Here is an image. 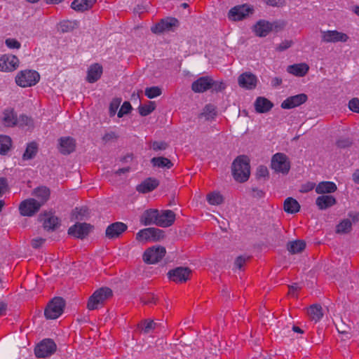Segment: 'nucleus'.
Returning a JSON list of instances; mask_svg holds the SVG:
<instances>
[{"instance_id":"obj_54","label":"nucleus","mask_w":359,"mask_h":359,"mask_svg":"<svg viewBox=\"0 0 359 359\" xmlns=\"http://www.w3.org/2000/svg\"><path fill=\"white\" fill-rule=\"evenodd\" d=\"M150 148L154 149V151H159V150H165L168 144L165 142L163 141H154L150 142Z\"/></svg>"},{"instance_id":"obj_38","label":"nucleus","mask_w":359,"mask_h":359,"mask_svg":"<svg viewBox=\"0 0 359 359\" xmlns=\"http://www.w3.org/2000/svg\"><path fill=\"white\" fill-rule=\"evenodd\" d=\"M59 29L62 33L72 32L79 27V23L77 20H63L59 23Z\"/></svg>"},{"instance_id":"obj_28","label":"nucleus","mask_w":359,"mask_h":359,"mask_svg":"<svg viewBox=\"0 0 359 359\" xmlns=\"http://www.w3.org/2000/svg\"><path fill=\"white\" fill-rule=\"evenodd\" d=\"M309 67L306 63L294 64L289 65L287 68L288 73L296 76H304L309 72Z\"/></svg>"},{"instance_id":"obj_60","label":"nucleus","mask_w":359,"mask_h":359,"mask_svg":"<svg viewBox=\"0 0 359 359\" xmlns=\"http://www.w3.org/2000/svg\"><path fill=\"white\" fill-rule=\"evenodd\" d=\"M301 290V287H299L298 284L294 283V285L288 286V294L292 297H297V292Z\"/></svg>"},{"instance_id":"obj_64","label":"nucleus","mask_w":359,"mask_h":359,"mask_svg":"<svg viewBox=\"0 0 359 359\" xmlns=\"http://www.w3.org/2000/svg\"><path fill=\"white\" fill-rule=\"evenodd\" d=\"M292 41L285 40L279 44L277 49L279 51H283V50L287 49L288 48H290L292 46Z\"/></svg>"},{"instance_id":"obj_53","label":"nucleus","mask_w":359,"mask_h":359,"mask_svg":"<svg viewBox=\"0 0 359 359\" xmlns=\"http://www.w3.org/2000/svg\"><path fill=\"white\" fill-rule=\"evenodd\" d=\"M210 83L211 89L212 90V91L216 93L223 91L226 87L225 83H224L223 81H215L212 78V81Z\"/></svg>"},{"instance_id":"obj_26","label":"nucleus","mask_w":359,"mask_h":359,"mask_svg":"<svg viewBox=\"0 0 359 359\" xmlns=\"http://www.w3.org/2000/svg\"><path fill=\"white\" fill-rule=\"evenodd\" d=\"M158 210L157 209L146 210L140 217V222L145 226L156 224Z\"/></svg>"},{"instance_id":"obj_31","label":"nucleus","mask_w":359,"mask_h":359,"mask_svg":"<svg viewBox=\"0 0 359 359\" xmlns=\"http://www.w3.org/2000/svg\"><path fill=\"white\" fill-rule=\"evenodd\" d=\"M3 123L7 127L17 126V114L13 109H7L4 111Z\"/></svg>"},{"instance_id":"obj_58","label":"nucleus","mask_w":359,"mask_h":359,"mask_svg":"<svg viewBox=\"0 0 359 359\" xmlns=\"http://www.w3.org/2000/svg\"><path fill=\"white\" fill-rule=\"evenodd\" d=\"M348 107L352 111L359 113V99L353 98L351 100L348 102Z\"/></svg>"},{"instance_id":"obj_41","label":"nucleus","mask_w":359,"mask_h":359,"mask_svg":"<svg viewBox=\"0 0 359 359\" xmlns=\"http://www.w3.org/2000/svg\"><path fill=\"white\" fill-rule=\"evenodd\" d=\"M50 189L46 187H38L34 190V195L40 200L41 206L49 199Z\"/></svg>"},{"instance_id":"obj_55","label":"nucleus","mask_w":359,"mask_h":359,"mask_svg":"<svg viewBox=\"0 0 359 359\" xmlns=\"http://www.w3.org/2000/svg\"><path fill=\"white\" fill-rule=\"evenodd\" d=\"M132 109V106L129 102H124L118 112V116L119 118L123 117L125 114H129Z\"/></svg>"},{"instance_id":"obj_12","label":"nucleus","mask_w":359,"mask_h":359,"mask_svg":"<svg viewBox=\"0 0 359 359\" xmlns=\"http://www.w3.org/2000/svg\"><path fill=\"white\" fill-rule=\"evenodd\" d=\"M41 207V203L40 202L34 198H29L20 203L19 210L22 215L30 217L37 212Z\"/></svg>"},{"instance_id":"obj_7","label":"nucleus","mask_w":359,"mask_h":359,"mask_svg":"<svg viewBox=\"0 0 359 359\" xmlns=\"http://www.w3.org/2000/svg\"><path fill=\"white\" fill-rule=\"evenodd\" d=\"M166 253L165 248L162 246L149 248L143 255V260L147 264H156L161 261Z\"/></svg>"},{"instance_id":"obj_51","label":"nucleus","mask_w":359,"mask_h":359,"mask_svg":"<svg viewBox=\"0 0 359 359\" xmlns=\"http://www.w3.org/2000/svg\"><path fill=\"white\" fill-rule=\"evenodd\" d=\"M256 177L258 180L262 178H264V180H268L269 173L267 167L265 165H259L257 169Z\"/></svg>"},{"instance_id":"obj_42","label":"nucleus","mask_w":359,"mask_h":359,"mask_svg":"<svg viewBox=\"0 0 359 359\" xmlns=\"http://www.w3.org/2000/svg\"><path fill=\"white\" fill-rule=\"evenodd\" d=\"M352 230V223L349 219H343L336 226V233L339 234L348 233Z\"/></svg>"},{"instance_id":"obj_32","label":"nucleus","mask_w":359,"mask_h":359,"mask_svg":"<svg viewBox=\"0 0 359 359\" xmlns=\"http://www.w3.org/2000/svg\"><path fill=\"white\" fill-rule=\"evenodd\" d=\"M337 185L332 182H320L316 187V192L317 194H331L337 190Z\"/></svg>"},{"instance_id":"obj_21","label":"nucleus","mask_w":359,"mask_h":359,"mask_svg":"<svg viewBox=\"0 0 359 359\" xmlns=\"http://www.w3.org/2000/svg\"><path fill=\"white\" fill-rule=\"evenodd\" d=\"M212 77L201 76L191 83V90L194 93H202L211 89Z\"/></svg>"},{"instance_id":"obj_47","label":"nucleus","mask_w":359,"mask_h":359,"mask_svg":"<svg viewBox=\"0 0 359 359\" xmlns=\"http://www.w3.org/2000/svg\"><path fill=\"white\" fill-rule=\"evenodd\" d=\"M17 126L19 127L27 126L29 128L33 127L34 122L31 117L27 116L25 114H21L19 117L17 116Z\"/></svg>"},{"instance_id":"obj_14","label":"nucleus","mask_w":359,"mask_h":359,"mask_svg":"<svg viewBox=\"0 0 359 359\" xmlns=\"http://www.w3.org/2000/svg\"><path fill=\"white\" fill-rule=\"evenodd\" d=\"M19 62L18 58L14 55H3L0 57V71L13 72L18 67Z\"/></svg>"},{"instance_id":"obj_50","label":"nucleus","mask_w":359,"mask_h":359,"mask_svg":"<svg viewBox=\"0 0 359 359\" xmlns=\"http://www.w3.org/2000/svg\"><path fill=\"white\" fill-rule=\"evenodd\" d=\"M144 93L147 97L152 99L160 96L162 94V90L158 86H152L147 88L145 89Z\"/></svg>"},{"instance_id":"obj_30","label":"nucleus","mask_w":359,"mask_h":359,"mask_svg":"<svg viewBox=\"0 0 359 359\" xmlns=\"http://www.w3.org/2000/svg\"><path fill=\"white\" fill-rule=\"evenodd\" d=\"M96 2V0H74L71 8L77 12H83L89 10Z\"/></svg>"},{"instance_id":"obj_6","label":"nucleus","mask_w":359,"mask_h":359,"mask_svg":"<svg viewBox=\"0 0 359 359\" xmlns=\"http://www.w3.org/2000/svg\"><path fill=\"white\" fill-rule=\"evenodd\" d=\"M271 167L276 172L287 175L290 170V162L283 153H276L272 156Z\"/></svg>"},{"instance_id":"obj_10","label":"nucleus","mask_w":359,"mask_h":359,"mask_svg":"<svg viewBox=\"0 0 359 359\" xmlns=\"http://www.w3.org/2000/svg\"><path fill=\"white\" fill-rule=\"evenodd\" d=\"M163 231L156 228H147L142 229L136 235V239L139 241H157L163 238Z\"/></svg>"},{"instance_id":"obj_13","label":"nucleus","mask_w":359,"mask_h":359,"mask_svg":"<svg viewBox=\"0 0 359 359\" xmlns=\"http://www.w3.org/2000/svg\"><path fill=\"white\" fill-rule=\"evenodd\" d=\"M93 226L87 223L76 222L68 229V234L76 238L83 239L90 233Z\"/></svg>"},{"instance_id":"obj_43","label":"nucleus","mask_w":359,"mask_h":359,"mask_svg":"<svg viewBox=\"0 0 359 359\" xmlns=\"http://www.w3.org/2000/svg\"><path fill=\"white\" fill-rule=\"evenodd\" d=\"M38 152L37 144L34 142H30L27 144L25 153L23 154L22 158L28 160L33 158Z\"/></svg>"},{"instance_id":"obj_59","label":"nucleus","mask_w":359,"mask_h":359,"mask_svg":"<svg viewBox=\"0 0 359 359\" xmlns=\"http://www.w3.org/2000/svg\"><path fill=\"white\" fill-rule=\"evenodd\" d=\"M250 259V257H243V256H239L236 258V261H235V265L239 269H241L242 267L245 265V264L246 263V262L248 260H249Z\"/></svg>"},{"instance_id":"obj_16","label":"nucleus","mask_w":359,"mask_h":359,"mask_svg":"<svg viewBox=\"0 0 359 359\" xmlns=\"http://www.w3.org/2000/svg\"><path fill=\"white\" fill-rule=\"evenodd\" d=\"M253 11V8L247 5L235 6L229 11V18L234 21L241 20L252 14Z\"/></svg>"},{"instance_id":"obj_33","label":"nucleus","mask_w":359,"mask_h":359,"mask_svg":"<svg viewBox=\"0 0 359 359\" xmlns=\"http://www.w3.org/2000/svg\"><path fill=\"white\" fill-rule=\"evenodd\" d=\"M300 210V205L298 201L291 197L285 199L284 201V210L288 213H297Z\"/></svg>"},{"instance_id":"obj_20","label":"nucleus","mask_w":359,"mask_h":359,"mask_svg":"<svg viewBox=\"0 0 359 359\" xmlns=\"http://www.w3.org/2000/svg\"><path fill=\"white\" fill-rule=\"evenodd\" d=\"M257 76L251 72L243 73L238 78L239 86L248 90L255 89L257 86Z\"/></svg>"},{"instance_id":"obj_25","label":"nucleus","mask_w":359,"mask_h":359,"mask_svg":"<svg viewBox=\"0 0 359 359\" xmlns=\"http://www.w3.org/2000/svg\"><path fill=\"white\" fill-rule=\"evenodd\" d=\"M103 72L102 65L98 63L92 65L88 70L86 80L88 83H93L97 81Z\"/></svg>"},{"instance_id":"obj_39","label":"nucleus","mask_w":359,"mask_h":359,"mask_svg":"<svg viewBox=\"0 0 359 359\" xmlns=\"http://www.w3.org/2000/svg\"><path fill=\"white\" fill-rule=\"evenodd\" d=\"M156 325L157 323L152 320L144 319L137 324V329L145 334H149L156 328Z\"/></svg>"},{"instance_id":"obj_40","label":"nucleus","mask_w":359,"mask_h":359,"mask_svg":"<svg viewBox=\"0 0 359 359\" xmlns=\"http://www.w3.org/2000/svg\"><path fill=\"white\" fill-rule=\"evenodd\" d=\"M88 215V209L85 207L76 208L72 211L71 220H84Z\"/></svg>"},{"instance_id":"obj_44","label":"nucleus","mask_w":359,"mask_h":359,"mask_svg":"<svg viewBox=\"0 0 359 359\" xmlns=\"http://www.w3.org/2000/svg\"><path fill=\"white\" fill-rule=\"evenodd\" d=\"M140 301L144 305L152 306L158 304V298L155 294L148 292L141 297Z\"/></svg>"},{"instance_id":"obj_1","label":"nucleus","mask_w":359,"mask_h":359,"mask_svg":"<svg viewBox=\"0 0 359 359\" xmlns=\"http://www.w3.org/2000/svg\"><path fill=\"white\" fill-rule=\"evenodd\" d=\"M232 174L239 182H246L250 175V159L245 155L238 156L232 163Z\"/></svg>"},{"instance_id":"obj_61","label":"nucleus","mask_w":359,"mask_h":359,"mask_svg":"<svg viewBox=\"0 0 359 359\" xmlns=\"http://www.w3.org/2000/svg\"><path fill=\"white\" fill-rule=\"evenodd\" d=\"M118 138V136L116 135L114 132H109L107 133L103 137H102V141L105 143L110 142L113 140H116Z\"/></svg>"},{"instance_id":"obj_15","label":"nucleus","mask_w":359,"mask_h":359,"mask_svg":"<svg viewBox=\"0 0 359 359\" xmlns=\"http://www.w3.org/2000/svg\"><path fill=\"white\" fill-rule=\"evenodd\" d=\"M322 41L325 43L346 42L349 39L348 36L337 30L321 31Z\"/></svg>"},{"instance_id":"obj_57","label":"nucleus","mask_w":359,"mask_h":359,"mask_svg":"<svg viewBox=\"0 0 359 359\" xmlns=\"http://www.w3.org/2000/svg\"><path fill=\"white\" fill-rule=\"evenodd\" d=\"M5 43L9 48L19 49L21 46L20 43L15 39H7L5 41Z\"/></svg>"},{"instance_id":"obj_11","label":"nucleus","mask_w":359,"mask_h":359,"mask_svg":"<svg viewBox=\"0 0 359 359\" xmlns=\"http://www.w3.org/2000/svg\"><path fill=\"white\" fill-rule=\"evenodd\" d=\"M191 275V271L188 267L179 266L174 269L170 270L168 273V278L170 280L177 283H182L187 282Z\"/></svg>"},{"instance_id":"obj_63","label":"nucleus","mask_w":359,"mask_h":359,"mask_svg":"<svg viewBox=\"0 0 359 359\" xmlns=\"http://www.w3.org/2000/svg\"><path fill=\"white\" fill-rule=\"evenodd\" d=\"M46 241L45 238H34L32 240V246L34 248H39L41 247Z\"/></svg>"},{"instance_id":"obj_17","label":"nucleus","mask_w":359,"mask_h":359,"mask_svg":"<svg viewBox=\"0 0 359 359\" xmlns=\"http://www.w3.org/2000/svg\"><path fill=\"white\" fill-rule=\"evenodd\" d=\"M308 100V96L305 93H300L296 95L290 96L281 103V108L284 109H290L299 107L305 103Z\"/></svg>"},{"instance_id":"obj_56","label":"nucleus","mask_w":359,"mask_h":359,"mask_svg":"<svg viewBox=\"0 0 359 359\" xmlns=\"http://www.w3.org/2000/svg\"><path fill=\"white\" fill-rule=\"evenodd\" d=\"M9 190L8 180L6 177H0V197Z\"/></svg>"},{"instance_id":"obj_36","label":"nucleus","mask_w":359,"mask_h":359,"mask_svg":"<svg viewBox=\"0 0 359 359\" xmlns=\"http://www.w3.org/2000/svg\"><path fill=\"white\" fill-rule=\"evenodd\" d=\"M306 248V243L303 240H296L289 242L287 245V250L292 254L302 252Z\"/></svg>"},{"instance_id":"obj_27","label":"nucleus","mask_w":359,"mask_h":359,"mask_svg":"<svg viewBox=\"0 0 359 359\" xmlns=\"http://www.w3.org/2000/svg\"><path fill=\"white\" fill-rule=\"evenodd\" d=\"M273 107V102L264 97H258L255 102V108L257 113H266L269 111Z\"/></svg>"},{"instance_id":"obj_62","label":"nucleus","mask_w":359,"mask_h":359,"mask_svg":"<svg viewBox=\"0 0 359 359\" xmlns=\"http://www.w3.org/2000/svg\"><path fill=\"white\" fill-rule=\"evenodd\" d=\"M265 196V192L257 188L252 189V196L256 198H262Z\"/></svg>"},{"instance_id":"obj_35","label":"nucleus","mask_w":359,"mask_h":359,"mask_svg":"<svg viewBox=\"0 0 359 359\" xmlns=\"http://www.w3.org/2000/svg\"><path fill=\"white\" fill-rule=\"evenodd\" d=\"M308 315L311 320H314L315 322L319 321L323 316V309L320 305L313 304L310 306L308 309Z\"/></svg>"},{"instance_id":"obj_34","label":"nucleus","mask_w":359,"mask_h":359,"mask_svg":"<svg viewBox=\"0 0 359 359\" xmlns=\"http://www.w3.org/2000/svg\"><path fill=\"white\" fill-rule=\"evenodd\" d=\"M217 115V107L214 104H208L204 107L203 112L199 115V118L205 117V120L210 121L215 119Z\"/></svg>"},{"instance_id":"obj_22","label":"nucleus","mask_w":359,"mask_h":359,"mask_svg":"<svg viewBox=\"0 0 359 359\" xmlns=\"http://www.w3.org/2000/svg\"><path fill=\"white\" fill-rule=\"evenodd\" d=\"M128 229L126 224L116 222L109 225L106 229V237L109 239L118 238Z\"/></svg>"},{"instance_id":"obj_4","label":"nucleus","mask_w":359,"mask_h":359,"mask_svg":"<svg viewBox=\"0 0 359 359\" xmlns=\"http://www.w3.org/2000/svg\"><path fill=\"white\" fill-rule=\"evenodd\" d=\"M40 79L39 74L34 70L20 71L15 77L16 83L23 88L36 85Z\"/></svg>"},{"instance_id":"obj_5","label":"nucleus","mask_w":359,"mask_h":359,"mask_svg":"<svg viewBox=\"0 0 359 359\" xmlns=\"http://www.w3.org/2000/svg\"><path fill=\"white\" fill-rule=\"evenodd\" d=\"M56 349L57 345L53 339H44L36 346L34 353L36 357L43 358L54 354Z\"/></svg>"},{"instance_id":"obj_9","label":"nucleus","mask_w":359,"mask_h":359,"mask_svg":"<svg viewBox=\"0 0 359 359\" xmlns=\"http://www.w3.org/2000/svg\"><path fill=\"white\" fill-rule=\"evenodd\" d=\"M39 221L43 223L46 231H55L60 226V219L52 212H43L39 215Z\"/></svg>"},{"instance_id":"obj_18","label":"nucleus","mask_w":359,"mask_h":359,"mask_svg":"<svg viewBox=\"0 0 359 359\" xmlns=\"http://www.w3.org/2000/svg\"><path fill=\"white\" fill-rule=\"evenodd\" d=\"M175 221V214L172 210H163L161 213L158 211L156 225L161 227H169Z\"/></svg>"},{"instance_id":"obj_24","label":"nucleus","mask_w":359,"mask_h":359,"mask_svg":"<svg viewBox=\"0 0 359 359\" xmlns=\"http://www.w3.org/2000/svg\"><path fill=\"white\" fill-rule=\"evenodd\" d=\"M159 185V181L153 177H148L141 184L137 185L136 189L138 192L147 194L154 191Z\"/></svg>"},{"instance_id":"obj_2","label":"nucleus","mask_w":359,"mask_h":359,"mask_svg":"<svg viewBox=\"0 0 359 359\" xmlns=\"http://www.w3.org/2000/svg\"><path fill=\"white\" fill-rule=\"evenodd\" d=\"M113 297L112 290L107 287L96 290L89 297L87 309L90 311L97 310L104 305L106 302Z\"/></svg>"},{"instance_id":"obj_37","label":"nucleus","mask_w":359,"mask_h":359,"mask_svg":"<svg viewBox=\"0 0 359 359\" xmlns=\"http://www.w3.org/2000/svg\"><path fill=\"white\" fill-rule=\"evenodd\" d=\"M151 163L154 167L161 168H166L167 169H170L173 166V163L170 159L163 156L152 158Z\"/></svg>"},{"instance_id":"obj_52","label":"nucleus","mask_w":359,"mask_h":359,"mask_svg":"<svg viewBox=\"0 0 359 359\" xmlns=\"http://www.w3.org/2000/svg\"><path fill=\"white\" fill-rule=\"evenodd\" d=\"M121 98H114L109 104V116H114L120 106Z\"/></svg>"},{"instance_id":"obj_29","label":"nucleus","mask_w":359,"mask_h":359,"mask_svg":"<svg viewBox=\"0 0 359 359\" xmlns=\"http://www.w3.org/2000/svg\"><path fill=\"white\" fill-rule=\"evenodd\" d=\"M336 198L331 195H323L316 198V203L320 210H325L336 204Z\"/></svg>"},{"instance_id":"obj_23","label":"nucleus","mask_w":359,"mask_h":359,"mask_svg":"<svg viewBox=\"0 0 359 359\" xmlns=\"http://www.w3.org/2000/svg\"><path fill=\"white\" fill-rule=\"evenodd\" d=\"M275 27L277 28V26L275 25L266 20H260L258 21L256 25L254 26V32L256 35L259 37L266 36Z\"/></svg>"},{"instance_id":"obj_45","label":"nucleus","mask_w":359,"mask_h":359,"mask_svg":"<svg viewBox=\"0 0 359 359\" xmlns=\"http://www.w3.org/2000/svg\"><path fill=\"white\" fill-rule=\"evenodd\" d=\"M156 109V104L154 102L149 101L147 104H140L138 107V111L142 116H146L150 114Z\"/></svg>"},{"instance_id":"obj_46","label":"nucleus","mask_w":359,"mask_h":359,"mask_svg":"<svg viewBox=\"0 0 359 359\" xmlns=\"http://www.w3.org/2000/svg\"><path fill=\"white\" fill-rule=\"evenodd\" d=\"M207 201L210 205H218L224 202V198L219 193L212 192L207 195Z\"/></svg>"},{"instance_id":"obj_3","label":"nucleus","mask_w":359,"mask_h":359,"mask_svg":"<svg viewBox=\"0 0 359 359\" xmlns=\"http://www.w3.org/2000/svg\"><path fill=\"white\" fill-rule=\"evenodd\" d=\"M65 302L62 297H54L50 300L44 311L47 319H56L63 313Z\"/></svg>"},{"instance_id":"obj_49","label":"nucleus","mask_w":359,"mask_h":359,"mask_svg":"<svg viewBox=\"0 0 359 359\" xmlns=\"http://www.w3.org/2000/svg\"><path fill=\"white\" fill-rule=\"evenodd\" d=\"M11 140L9 137L0 135V154H5L10 149Z\"/></svg>"},{"instance_id":"obj_19","label":"nucleus","mask_w":359,"mask_h":359,"mask_svg":"<svg viewBox=\"0 0 359 359\" xmlns=\"http://www.w3.org/2000/svg\"><path fill=\"white\" fill-rule=\"evenodd\" d=\"M58 149L62 154H70L76 149V140L72 137H62L58 140Z\"/></svg>"},{"instance_id":"obj_48","label":"nucleus","mask_w":359,"mask_h":359,"mask_svg":"<svg viewBox=\"0 0 359 359\" xmlns=\"http://www.w3.org/2000/svg\"><path fill=\"white\" fill-rule=\"evenodd\" d=\"M353 141L348 137H340L336 141V146L339 149H346L352 146Z\"/></svg>"},{"instance_id":"obj_8","label":"nucleus","mask_w":359,"mask_h":359,"mask_svg":"<svg viewBox=\"0 0 359 359\" xmlns=\"http://www.w3.org/2000/svg\"><path fill=\"white\" fill-rule=\"evenodd\" d=\"M179 26V21L175 18H166L161 19L154 26L151 27V30L156 34H162L165 32L174 31Z\"/></svg>"}]
</instances>
